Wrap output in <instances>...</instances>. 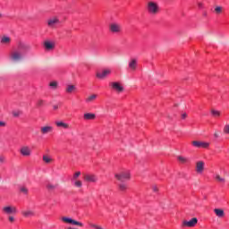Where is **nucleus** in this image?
<instances>
[{
  "label": "nucleus",
  "instance_id": "nucleus-1",
  "mask_svg": "<svg viewBox=\"0 0 229 229\" xmlns=\"http://www.w3.org/2000/svg\"><path fill=\"white\" fill-rule=\"evenodd\" d=\"M146 10L150 15H157L160 13V5L155 1H148L146 4Z\"/></svg>",
  "mask_w": 229,
  "mask_h": 229
},
{
  "label": "nucleus",
  "instance_id": "nucleus-2",
  "mask_svg": "<svg viewBox=\"0 0 229 229\" xmlns=\"http://www.w3.org/2000/svg\"><path fill=\"white\" fill-rule=\"evenodd\" d=\"M2 212L4 216H15L17 214V208L12 205H6L2 208Z\"/></svg>",
  "mask_w": 229,
  "mask_h": 229
},
{
  "label": "nucleus",
  "instance_id": "nucleus-3",
  "mask_svg": "<svg viewBox=\"0 0 229 229\" xmlns=\"http://www.w3.org/2000/svg\"><path fill=\"white\" fill-rule=\"evenodd\" d=\"M9 60L13 63L21 62L22 60V53L19 50H13L9 54Z\"/></svg>",
  "mask_w": 229,
  "mask_h": 229
},
{
  "label": "nucleus",
  "instance_id": "nucleus-4",
  "mask_svg": "<svg viewBox=\"0 0 229 229\" xmlns=\"http://www.w3.org/2000/svg\"><path fill=\"white\" fill-rule=\"evenodd\" d=\"M48 28L55 30L58 24H60V19L57 16H52L47 21Z\"/></svg>",
  "mask_w": 229,
  "mask_h": 229
},
{
  "label": "nucleus",
  "instance_id": "nucleus-5",
  "mask_svg": "<svg viewBox=\"0 0 229 229\" xmlns=\"http://www.w3.org/2000/svg\"><path fill=\"white\" fill-rule=\"evenodd\" d=\"M109 31L111 33L119 34L123 31V27L120 23L113 22L109 25Z\"/></svg>",
  "mask_w": 229,
  "mask_h": 229
},
{
  "label": "nucleus",
  "instance_id": "nucleus-6",
  "mask_svg": "<svg viewBox=\"0 0 229 229\" xmlns=\"http://www.w3.org/2000/svg\"><path fill=\"white\" fill-rule=\"evenodd\" d=\"M114 177L116 179H118L119 182H126V181L130 180L131 174H130V172L125 171V172H122L120 174H115Z\"/></svg>",
  "mask_w": 229,
  "mask_h": 229
},
{
  "label": "nucleus",
  "instance_id": "nucleus-7",
  "mask_svg": "<svg viewBox=\"0 0 229 229\" xmlns=\"http://www.w3.org/2000/svg\"><path fill=\"white\" fill-rule=\"evenodd\" d=\"M112 74V69L106 68L103 69L101 72H97V78L99 80H105L107 76H110Z\"/></svg>",
  "mask_w": 229,
  "mask_h": 229
},
{
  "label": "nucleus",
  "instance_id": "nucleus-8",
  "mask_svg": "<svg viewBox=\"0 0 229 229\" xmlns=\"http://www.w3.org/2000/svg\"><path fill=\"white\" fill-rule=\"evenodd\" d=\"M17 47H18V51H23V52H28L31 50V46H30L28 43H25L23 41H19L17 43Z\"/></svg>",
  "mask_w": 229,
  "mask_h": 229
},
{
  "label": "nucleus",
  "instance_id": "nucleus-9",
  "mask_svg": "<svg viewBox=\"0 0 229 229\" xmlns=\"http://www.w3.org/2000/svg\"><path fill=\"white\" fill-rule=\"evenodd\" d=\"M62 221H63L64 223H68V224H70V225H74L75 226L83 227V223L78 222V221H76V220H74V219H72V218H69V217H67V216H63V217H62Z\"/></svg>",
  "mask_w": 229,
  "mask_h": 229
},
{
  "label": "nucleus",
  "instance_id": "nucleus-10",
  "mask_svg": "<svg viewBox=\"0 0 229 229\" xmlns=\"http://www.w3.org/2000/svg\"><path fill=\"white\" fill-rule=\"evenodd\" d=\"M198 225V218L193 217L190 221L184 220L182 222V226H186L188 228H194Z\"/></svg>",
  "mask_w": 229,
  "mask_h": 229
},
{
  "label": "nucleus",
  "instance_id": "nucleus-11",
  "mask_svg": "<svg viewBox=\"0 0 229 229\" xmlns=\"http://www.w3.org/2000/svg\"><path fill=\"white\" fill-rule=\"evenodd\" d=\"M191 144L195 148H203L204 149H207L210 147V143L205 141L194 140L191 142Z\"/></svg>",
  "mask_w": 229,
  "mask_h": 229
},
{
  "label": "nucleus",
  "instance_id": "nucleus-12",
  "mask_svg": "<svg viewBox=\"0 0 229 229\" xmlns=\"http://www.w3.org/2000/svg\"><path fill=\"white\" fill-rule=\"evenodd\" d=\"M21 157H31V148L29 146H22L20 148Z\"/></svg>",
  "mask_w": 229,
  "mask_h": 229
},
{
  "label": "nucleus",
  "instance_id": "nucleus-13",
  "mask_svg": "<svg viewBox=\"0 0 229 229\" xmlns=\"http://www.w3.org/2000/svg\"><path fill=\"white\" fill-rule=\"evenodd\" d=\"M195 171L198 174H203V171H205V162L198 161L196 163Z\"/></svg>",
  "mask_w": 229,
  "mask_h": 229
},
{
  "label": "nucleus",
  "instance_id": "nucleus-14",
  "mask_svg": "<svg viewBox=\"0 0 229 229\" xmlns=\"http://www.w3.org/2000/svg\"><path fill=\"white\" fill-rule=\"evenodd\" d=\"M110 85L114 90L118 92V94L124 91V87H123L119 82H111Z\"/></svg>",
  "mask_w": 229,
  "mask_h": 229
},
{
  "label": "nucleus",
  "instance_id": "nucleus-15",
  "mask_svg": "<svg viewBox=\"0 0 229 229\" xmlns=\"http://www.w3.org/2000/svg\"><path fill=\"white\" fill-rule=\"evenodd\" d=\"M84 181L89 182V183H96V182H98V176L95 174H85Z\"/></svg>",
  "mask_w": 229,
  "mask_h": 229
},
{
  "label": "nucleus",
  "instance_id": "nucleus-16",
  "mask_svg": "<svg viewBox=\"0 0 229 229\" xmlns=\"http://www.w3.org/2000/svg\"><path fill=\"white\" fill-rule=\"evenodd\" d=\"M96 99H98V94L93 93L85 98V103H87V105H92V103H94Z\"/></svg>",
  "mask_w": 229,
  "mask_h": 229
},
{
  "label": "nucleus",
  "instance_id": "nucleus-17",
  "mask_svg": "<svg viewBox=\"0 0 229 229\" xmlns=\"http://www.w3.org/2000/svg\"><path fill=\"white\" fill-rule=\"evenodd\" d=\"M129 69L131 71V72H135L137 71V59L135 58H132L129 61Z\"/></svg>",
  "mask_w": 229,
  "mask_h": 229
},
{
  "label": "nucleus",
  "instance_id": "nucleus-18",
  "mask_svg": "<svg viewBox=\"0 0 229 229\" xmlns=\"http://www.w3.org/2000/svg\"><path fill=\"white\" fill-rule=\"evenodd\" d=\"M55 126H57V128H64V130L71 129V125L67 123H64L63 121L55 122Z\"/></svg>",
  "mask_w": 229,
  "mask_h": 229
},
{
  "label": "nucleus",
  "instance_id": "nucleus-19",
  "mask_svg": "<svg viewBox=\"0 0 229 229\" xmlns=\"http://www.w3.org/2000/svg\"><path fill=\"white\" fill-rule=\"evenodd\" d=\"M21 215L23 217H34L35 216V211L32 209H25L21 211Z\"/></svg>",
  "mask_w": 229,
  "mask_h": 229
},
{
  "label": "nucleus",
  "instance_id": "nucleus-20",
  "mask_svg": "<svg viewBox=\"0 0 229 229\" xmlns=\"http://www.w3.org/2000/svg\"><path fill=\"white\" fill-rule=\"evenodd\" d=\"M84 121H94L96 119V114L94 113H85L83 114Z\"/></svg>",
  "mask_w": 229,
  "mask_h": 229
},
{
  "label": "nucleus",
  "instance_id": "nucleus-21",
  "mask_svg": "<svg viewBox=\"0 0 229 229\" xmlns=\"http://www.w3.org/2000/svg\"><path fill=\"white\" fill-rule=\"evenodd\" d=\"M40 131L42 135H47V133H51L53 131V127L47 125L40 128Z\"/></svg>",
  "mask_w": 229,
  "mask_h": 229
},
{
  "label": "nucleus",
  "instance_id": "nucleus-22",
  "mask_svg": "<svg viewBox=\"0 0 229 229\" xmlns=\"http://www.w3.org/2000/svg\"><path fill=\"white\" fill-rule=\"evenodd\" d=\"M44 47L47 51H53V49H55V43L51 41H45Z\"/></svg>",
  "mask_w": 229,
  "mask_h": 229
},
{
  "label": "nucleus",
  "instance_id": "nucleus-23",
  "mask_svg": "<svg viewBox=\"0 0 229 229\" xmlns=\"http://www.w3.org/2000/svg\"><path fill=\"white\" fill-rule=\"evenodd\" d=\"M43 162L45 164H53L55 162V159L49 155H43Z\"/></svg>",
  "mask_w": 229,
  "mask_h": 229
},
{
  "label": "nucleus",
  "instance_id": "nucleus-24",
  "mask_svg": "<svg viewBox=\"0 0 229 229\" xmlns=\"http://www.w3.org/2000/svg\"><path fill=\"white\" fill-rule=\"evenodd\" d=\"M214 212H215L216 217H220V218L225 217V210H223L221 208H215Z\"/></svg>",
  "mask_w": 229,
  "mask_h": 229
},
{
  "label": "nucleus",
  "instance_id": "nucleus-25",
  "mask_svg": "<svg viewBox=\"0 0 229 229\" xmlns=\"http://www.w3.org/2000/svg\"><path fill=\"white\" fill-rule=\"evenodd\" d=\"M0 42L1 44H10V42H12V38L8 36H4L2 37Z\"/></svg>",
  "mask_w": 229,
  "mask_h": 229
},
{
  "label": "nucleus",
  "instance_id": "nucleus-26",
  "mask_svg": "<svg viewBox=\"0 0 229 229\" xmlns=\"http://www.w3.org/2000/svg\"><path fill=\"white\" fill-rule=\"evenodd\" d=\"M76 90V86L74 85H68L65 89V91L68 93V94H72V92H74Z\"/></svg>",
  "mask_w": 229,
  "mask_h": 229
},
{
  "label": "nucleus",
  "instance_id": "nucleus-27",
  "mask_svg": "<svg viewBox=\"0 0 229 229\" xmlns=\"http://www.w3.org/2000/svg\"><path fill=\"white\" fill-rule=\"evenodd\" d=\"M215 179L216 180V182H218L219 183H225L226 182V179L225 177H221V175H219V174H216L215 175Z\"/></svg>",
  "mask_w": 229,
  "mask_h": 229
},
{
  "label": "nucleus",
  "instance_id": "nucleus-28",
  "mask_svg": "<svg viewBox=\"0 0 229 229\" xmlns=\"http://www.w3.org/2000/svg\"><path fill=\"white\" fill-rule=\"evenodd\" d=\"M211 114L213 115V117H220L221 111H217L216 109H211Z\"/></svg>",
  "mask_w": 229,
  "mask_h": 229
},
{
  "label": "nucleus",
  "instance_id": "nucleus-29",
  "mask_svg": "<svg viewBox=\"0 0 229 229\" xmlns=\"http://www.w3.org/2000/svg\"><path fill=\"white\" fill-rule=\"evenodd\" d=\"M74 187H77V189H81V187H83V182L80 180H75Z\"/></svg>",
  "mask_w": 229,
  "mask_h": 229
},
{
  "label": "nucleus",
  "instance_id": "nucleus-30",
  "mask_svg": "<svg viewBox=\"0 0 229 229\" xmlns=\"http://www.w3.org/2000/svg\"><path fill=\"white\" fill-rule=\"evenodd\" d=\"M56 187H58V184L48 183L47 185L48 191H55Z\"/></svg>",
  "mask_w": 229,
  "mask_h": 229
},
{
  "label": "nucleus",
  "instance_id": "nucleus-31",
  "mask_svg": "<svg viewBox=\"0 0 229 229\" xmlns=\"http://www.w3.org/2000/svg\"><path fill=\"white\" fill-rule=\"evenodd\" d=\"M177 160H179V162H181V164H187V162H188V159L186 157H182V156H179L177 157Z\"/></svg>",
  "mask_w": 229,
  "mask_h": 229
},
{
  "label": "nucleus",
  "instance_id": "nucleus-32",
  "mask_svg": "<svg viewBox=\"0 0 229 229\" xmlns=\"http://www.w3.org/2000/svg\"><path fill=\"white\" fill-rule=\"evenodd\" d=\"M222 12H223V7H221V6H216V7L215 8V13H216V15H220V13H222Z\"/></svg>",
  "mask_w": 229,
  "mask_h": 229
},
{
  "label": "nucleus",
  "instance_id": "nucleus-33",
  "mask_svg": "<svg viewBox=\"0 0 229 229\" xmlns=\"http://www.w3.org/2000/svg\"><path fill=\"white\" fill-rule=\"evenodd\" d=\"M7 219L11 224L15 223V216L13 215H9Z\"/></svg>",
  "mask_w": 229,
  "mask_h": 229
},
{
  "label": "nucleus",
  "instance_id": "nucleus-34",
  "mask_svg": "<svg viewBox=\"0 0 229 229\" xmlns=\"http://www.w3.org/2000/svg\"><path fill=\"white\" fill-rule=\"evenodd\" d=\"M49 86L52 87L54 89V90H56V89L58 87V82L52 81V82H50Z\"/></svg>",
  "mask_w": 229,
  "mask_h": 229
},
{
  "label": "nucleus",
  "instance_id": "nucleus-35",
  "mask_svg": "<svg viewBox=\"0 0 229 229\" xmlns=\"http://www.w3.org/2000/svg\"><path fill=\"white\" fill-rule=\"evenodd\" d=\"M119 189H120V191H126V189H128V185H126L124 183H120L119 184Z\"/></svg>",
  "mask_w": 229,
  "mask_h": 229
},
{
  "label": "nucleus",
  "instance_id": "nucleus-36",
  "mask_svg": "<svg viewBox=\"0 0 229 229\" xmlns=\"http://www.w3.org/2000/svg\"><path fill=\"white\" fill-rule=\"evenodd\" d=\"M81 175V172H76L73 174V181L78 180V178H80Z\"/></svg>",
  "mask_w": 229,
  "mask_h": 229
},
{
  "label": "nucleus",
  "instance_id": "nucleus-37",
  "mask_svg": "<svg viewBox=\"0 0 229 229\" xmlns=\"http://www.w3.org/2000/svg\"><path fill=\"white\" fill-rule=\"evenodd\" d=\"M224 133H225V135H229V124L225 125Z\"/></svg>",
  "mask_w": 229,
  "mask_h": 229
},
{
  "label": "nucleus",
  "instance_id": "nucleus-38",
  "mask_svg": "<svg viewBox=\"0 0 229 229\" xmlns=\"http://www.w3.org/2000/svg\"><path fill=\"white\" fill-rule=\"evenodd\" d=\"M0 164H6V157L3 155H0Z\"/></svg>",
  "mask_w": 229,
  "mask_h": 229
},
{
  "label": "nucleus",
  "instance_id": "nucleus-39",
  "mask_svg": "<svg viewBox=\"0 0 229 229\" xmlns=\"http://www.w3.org/2000/svg\"><path fill=\"white\" fill-rule=\"evenodd\" d=\"M22 114L21 111H13V117H19Z\"/></svg>",
  "mask_w": 229,
  "mask_h": 229
},
{
  "label": "nucleus",
  "instance_id": "nucleus-40",
  "mask_svg": "<svg viewBox=\"0 0 229 229\" xmlns=\"http://www.w3.org/2000/svg\"><path fill=\"white\" fill-rule=\"evenodd\" d=\"M20 191H21V192H22L23 194H28V188H26V187H21V189H20Z\"/></svg>",
  "mask_w": 229,
  "mask_h": 229
},
{
  "label": "nucleus",
  "instance_id": "nucleus-41",
  "mask_svg": "<svg viewBox=\"0 0 229 229\" xmlns=\"http://www.w3.org/2000/svg\"><path fill=\"white\" fill-rule=\"evenodd\" d=\"M219 133H220L219 131H215V133H214L215 139H219Z\"/></svg>",
  "mask_w": 229,
  "mask_h": 229
},
{
  "label": "nucleus",
  "instance_id": "nucleus-42",
  "mask_svg": "<svg viewBox=\"0 0 229 229\" xmlns=\"http://www.w3.org/2000/svg\"><path fill=\"white\" fill-rule=\"evenodd\" d=\"M152 190H153V191L154 192H158V187H157V186H152Z\"/></svg>",
  "mask_w": 229,
  "mask_h": 229
},
{
  "label": "nucleus",
  "instance_id": "nucleus-43",
  "mask_svg": "<svg viewBox=\"0 0 229 229\" xmlns=\"http://www.w3.org/2000/svg\"><path fill=\"white\" fill-rule=\"evenodd\" d=\"M42 105H44V100H38V106H42Z\"/></svg>",
  "mask_w": 229,
  "mask_h": 229
},
{
  "label": "nucleus",
  "instance_id": "nucleus-44",
  "mask_svg": "<svg viewBox=\"0 0 229 229\" xmlns=\"http://www.w3.org/2000/svg\"><path fill=\"white\" fill-rule=\"evenodd\" d=\"M4 126H6V123L4 122L0 121V128H3Z\"/></svg>",
  "mask_w": 229,
  "mask_h": 229
},
{
  "label": "nucleus",
  "instance_id": "nucleus-45",
  "mask_svg": "<svg viewBox=\"0 0 229 229\" xmlns=\"http://www.w3.org/2000/svg\"><path fill=\"white\" fill-rule=\"evenodd\" d=\"M198 6H199V8H203V4L200 3V2H199V3H198Z\"/></svg>",
  "mask_w": 229,
  "mask_h": 229
},
{
  "label": "nucleus",
  "instance_id": "nucleus-46",
  "mask_svg": "<svg viewBox=\"0 0 229 229\" xmlns=\"http://www.w3.org/2000/svg\"><path fill=\"white\" fill-rule=\"evenodd\" d=\"M182 119H186L187 118V114L184 113V114H182Z\"/></svg>",
  "mask_w": 229,
  "mask_h": 229
},
{
  "label": "nucleus",
  "instance_id": "nucleus-47",
  "mask_svg": "<svg viewBox=\"0 0 229 229\" xmlns=\"http://www.w3.org/2000/svg\"><path fill=\"white\" fill-rule=\"evenodd\" d=\"M54 110H58V106H54Z\"/></svg>",
  "mask_w": 229,
  "mask_h": 229
},
{
  "label": "nucleus",
  "instance_id": "nucleus-48",
  "mask_svg": "<svg viewBox=\"0 0 229 229\" xmlns=\"http://www.w3.org/2000/svg\"><path fill=\"white\" fill-rule=\"evenodd\" d=\"M0 19H3V13H0Z\"/></svg>",
  "mask_w": 229,
  "mask_h": 229
}]
</instances>
